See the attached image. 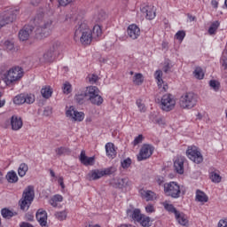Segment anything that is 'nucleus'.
Returning a JSON list of instances; mask_svg holds the SVG:
<instances>
[{
  "instance_id": "nucleus-2",
  "label": "nucleus",
  "mask_w": 227,
  "mask_h": 227,
  "mask_svg": "<svg viewBox=\"0 0 227 227\" xmlns=\"http://www.w3.org/2000/svg\"><path fill=\"white\" fill-rule=\"evenodd\" d=\"M22 77H24V69L20 67H14L0 74V79H2L7 86L17 82V81H20Z\"/></svg>"
},
{
  "instance_id": "nucleus-7",
  "label": "nucleus",
  "mask_w": 227,
  "mask_h": 227,
  "mask_svg": "<svg viewBox=\"0 0 227 227\" xmlns=\"http://www.w3.org/2000/svg\"><path fill=\"white\" fill-rule=\"evenodd\" d=\"M52 20H44L42 25H40L36 30L35 35L37 38H47L52 33Z\"/></svg>"
},
{
  "instance_id": "nucleus-57",
  "label": "nucleus",
  "mask_w": 227,
  "mask_h": 227,
  "mask_svg": "<svg viewBox=\"0 0 227 227\" xmlns=\"http://www.w3.org/2000/svg\"><path fill=\"white\" fill-rule=\"evenodd\" d=\"M43 116H51L52 114V108L51 106H47L43 110Z\"/></svg>"
},
{
  "instance_id": "nucleus-55",
  "label": "nucleus",
  "mask_w": 227,
  "mask_h": 227,
  "mask_svg": "<svg viewBox=\"0 0 227 227\" xmlns=\"http://www.w3.org/2000/svg\"><path fill=\"white\" fill-rule=\"evenodd\" d=\"M4 45L7 51H13V49L15 48V45L13 44V43L10 41H5Z\"/></svg>"
},
{
  "instance_id": "nucleus-11",
  "label": "nucleus",
  "mask_w": 227,
  "mask_h": 227,
  "mask_svg": "<svg viewBox=\"0 0 227 227\" xmlns=\"http://www.w3.org/2000/svg\"><path fill=\"white\" fill-rule=\"evenodd\" d=\"M154 150L155 147H153V145L144 144L137 156L138 162H141V160H146V159H150L151 155H153Z\"/></svg>"
},
{
  "instance_id": "nucleus-59",
  "label": "nucleus",
  "mask_w": 227,
  "mask_h": 227,
  "mask_svg": "<svg viewBox=\"0 0 227 227\" xmlns=\"http://www.w3.org/2000/svg\"><path fill=\"white\" fill-rule=\"evenodd\" d=\"M145 210L146 212H148L149 214H152L153 212H155V208L153 207V206L152 204H149L145 207Z\"/></svg>"
},
{
  "instance_id": "nucleus-3",
  "label": "nucleus",
  "mask_w": 227,
  "mask_h": 227,
  "mask_svg": "<svg viewBox=\"0 0 227 227\" xmlns=\"http://www.w3.org/2000/svg\"><path fill=\"white\" fill-rule=\"evenodd\" d=\"M85 97L93 106H102L104 98L100 96V90L97 86H89L85 90Z\"/></svg>"
},
{
  "instance_id": "nucleus-9",
  "label": "nucleus",
  "mask_w": 227,
  "mask_h": 227,
  "mask_svg": "<svg viewBox=\"0 0 227 227\" xmlns=\"http://www.w3.org/2000/svg\"><path fill=\"white\" fill-rule=\"evenodd\" d=\"M175 106H176V101L175 100V98H173V95L165 94L162 96L160 99L162 111H166L167 113H168V111H173V109H175Z\"/></svg>"
},
{
  "instance_id": "nucleus-18",
  "label": "nucleus",
  "mask_w": 227,
  "mask_h": 227,
  "mask_svg": "<svg viewBox=\"0 0 227 227\" xmlns=\"http://www.w3.org/2000/svg\"><path fill=\"white\" fill-rule=\"evenodd\" d=\"M139 194L145 201H153V200H157V193L150 190L141 189Z\"/></svg>"
},
{
  "instance_id": "nucleus-41",
  "label": "nucleus",
  "mask_w": 227,
  "mask_h": 227,
  "mask_svg": "<svg viewBox=\"0 0 227 227\" xmlns=\"http://www.w3.org/2000/svg\"><path fill=\"white\" fill-rule=\"evenodd\" d=\"M210 179L214 184H220L223 177H221V175H219L217 172H211Z\"/></svg>"
},
{
  "instance_id": "nucleus-35",
  "label": "nucleus",
  "mask_w": 227,
  "mask_h": 227,
  "mask_svg": "<svg viewBox=\"0 0 227 227\" xmlns=\"http://www.w3.org/2000/svg\"><path fill=\"white\" fill-rule=\"evenodd\" d=\"M94 19L96 22H104V20L107 19V14L104 11H99L98 13L95 14Z\"/></svg>"
},
{
  "instance_id": "nucleus-46",
  "label": "nucleus",
  "mask_w": 227,
  "mask_h": 227,
  "mask_svg": "<svg viewBox=\"0 0 227 227\" xmlns=\"http://www.w3.org/2000/svg\"><path fill=\"white\" fill-rule=\"evenodd\" d=\"M62 90L66 95H68L69 93H72V85L68 82H67L66 83H64Z\"/></svg>"
},
{
  "instance_id": "nucleus-36",
  "label": "nucleus",
  "mask_w": 227,
  "mask_h": 227,
  "mask_svg": "<svg viewBox=\"0 0 227 227\" xmlns=\"http://www.w3.org/2000/svg\"><path fill=\"white\" fill-rule=\"evenodd\" d=\"M91 32L92 38H98L102 36V27H100L99 25H95Z\"/></svg>"
},
{
  "instance_id": "nucleus-40",
  "label": "nucleus",
  "mask_w": 227,
  "mask_h": 227,
  "mask_svg": "<svg viewBox=\"0 0 227 227\" xmlns=\"http://www.w3.org/2000/svg\"><path fill=\"white\" fill-rule=\"evenodd\" d=\"M57 155H66V154H70V149L68 147H58L56 150H55Z\"/></svg>"
},
{
  "instance_id": "nucleus-62",
  "label": "nucleus",
  "mask_w": 227,
  "mask_h": 227,
  "mask_svg": "<svg viewBox=\"0 0 227 227\" xmlns=\"http://www.w3.org/2000/svg\"><path fill=\"white\" fill-rule=\"evenodd\" d=\"M169 70H171V66H169V63H167L163 67V72H165V74H168V72H169Z\"/></svg>"
},
{
  "instance_id": "nucleus-54",
  "label": "nucleus",
  "mask_w": 227,
  "mask_h": 227,
  "mask_svg": "<svg viewBox=\"0 0 227 227\" xmlns=\"http://www.w3.org/2000/svg\"><path fill=\"white\" fill-rule=\"evenodd\" d=\"M88 79L90 84H95V82H97V81H98L99 78L97 74H89Z\"/></svg>"
},
{
  "instance_id": "nucleus-42",
  "label": "nucleus",
  "mask_w": 227,
  "mask_h": 227,
  "mask_svg": "<svg viewBox=\"0 0 227 227\" xmlns=\"http://www.w3.org/2000/svg\"><path fill=\"white\" fill-rule=\"evenodd\" d=\"M140 224L144 227H150L152 223H150V217L146 215H142L141 220H139Z\"/></svg>"
},
{
  "instance_id": "nucleus-34",
  "label": "nucleus",
  "mask_w": 227,
  "mask_h": 227,
  "mask_svg": "<svg viewBox=\"0 0 227 227\" xmlns=\"http://www.w3.org/2000/svg\"><path fill=\"white\" fill-rule=\"evenodd\" d=\"M162 205L165 210H167V212H169L170 214H175V215H176L178 210H176V208L175 207V206H173V204H169L168 201H164L162 202Z\"/></svg>"
},
{
  "instance_id": "nucleus-30",
  "label": "nucleus",
  "mask_w": 227,
  "mask_h": 227,
  "mask_svg": "<svg viewBox=\"0 0 227 227\" xmlns=\"http://www.w3.org/2000/svg\"><path fill=\"white\" fill-rule=\"evenodd\" d=\"M1 215L4 219H12V217H15V215H17V212L12 211L8 208H3Z\"/></svg>"
},
{
  "instance_id": "nucleus-27",
  "label": "nucleus",
  "mask_w": 227,
  "mask_h": 227,
  "mask_svg": "<svg viewBox=\"0 0 227 227\" xmlns=\"http://www.w3.org/2000/svg\"><path fill=\"white\" fill-rule=\"evenodd\" d=\"M196 201H199L200 203H207L208 201V196H207L206 192H201V190H197Z\"/></svg>"
},
{
  "instance_id": "nucleus-56",
  "label": "nucleus",
  "mask_w": 227,
  "mask_h": 227,
  "mask_svg": "<svg viewBox=\"0 0 227 227\" xmlns=\"http://www.w3.org/2000/svg\"><path fill=\"white\" fill-rule=\"evenodd\" d=\"M75 0H58L59 6H68V4L74 3Z\"/></svg>"
},
{
  "instance_id": "nucleus-47",
  "label": "nucleus",
  "mask_w": 227,
  "mask_h": 227,
  "mask_svg": "<svg viewBox=\"0 0 227 227\" xmlns=\"http://www.w3.org/2000/svg\"><path fill=\"white\" fill-rule=\"evenodd\" d=\"M209 86L215 90V91H219V88L221 86V84L219 83V82L215 81V80H211L209 82Z\"/></svg>"
},
{
  "instance_id": "nucleus-26",
  "label": "nucleus",
  "mask_w": 227,
  "mask_h": 227,
  "mask_svg": "<svg viewBox=\"0 0 227 227\" xmlns=\"http://www.w3.org/2000/svg\"><path fill=\"white\" fill-rule=\"evenodd\" d=\"M49 50L56 56L61 52V51L63 50V45L61 44V42L57 41L53 43Z\"/></svg>"
},
{
  "instance_id": "nucleus-10",
  "label": "nucleus",
  "mask_w": 227,
  "mask_h": 227,
  "mask_svg": "<svg viewBox=\"0 0 227 227\" xmlns=\"http://www.w3.org/2000/svg\"><path fill=\"white\" fill-rule=\"evenodd\" d=\"M20 13V10L13 9L5 14L0 16V29L6 26V24H12L14 20H17V16Z\"/></svg>"
},
{
  "instance_id": "nucleus-32",
  "label": "nucleus",
  "mask_w": 227,
  "mask_h": 227,
  "mask_svg": "<svg viewBox=\"0 0 227 227\" xmlns=\"http://www.w3.org/2000/svg\"><path fill=\"white\" fill-rule=\"evenodd\" d=\"M63 201V196L60 194L54 195L50 200L49 203L51 207H58V203H61Z\"/></svg>"
},
{
  "instance_id": "nucleus-31",
  "label": "nucleus",
  "mask_w": 227,
  "mask_h": 227,
  "mask_svg": "<svg viewBox=\"0 0 227 227\" xmlns=\"http://www.w3.org/2000/svg\"><path fill=\"white\" fill-rule=\"evenodd\" d=\"M41 95L43 98H51L52 97V89L51 86H44L41 90Z\"/></svg>"
},
{
  "instance_id": "nucleus-19",
  "label": "nucleus",
  "mask_w": 227,
  "mask_h": 227,
  "mask_svg": "<svg viewBox=\"0 0 227 227\" xmlns=\"http://www.w3.org/2000/svg\"><path fill=\"white\" fill-rule=\"evenodd\" d=\"M35 217L40 226H47V211L43 209H38Z\"/></svg>"
},
{
  "instance_id": "nucleus-58",
  "label": "nucleus",
  "mask_w": 227,
  "mask_h": 227,
  "mask_svg": "<svg viewBox=\"0 0 227 227\" xmlns=\"http://www.w3.org/2000/svg\"><path fill=\"white\" fill-rule=\"evenodd\" d=\"M226 54H227V51H223L222 59L223 61V67H225V68L227 69V57H226Z\"/></svg>"
},
{
  "instance_id": "nucleus-39",
  "label": "nucleus",
  "mask_w": 227,
  "mask_h": 227,
  "mask_svg": "<svg viewBox=\"0 0 227 227\" xmlns=\"http://www.w3.org/2000/svg\"><path fill=\"white\" fill-rule=\"evenodd\" d=\"M67 215H68V211L66 209V210H63V211L56 212L55 213V217L59 221H65V219H67Z\"/></svg>"
},
{
  "instance_id": "nucleus-24",
  "label": "nucleus",
  "mask_w": 227,
  "mask_h": 227,
  "mask_svg": "<svg viewBox=\"0 0 227 227\" xmlns=\"http://www.w3.org/2000/svg\"><path fill=\"white\" fill-rule=\"evenodd\" d=\"M54 58H56V55L53 52H51L50 50H48L43 55V58L40 59V61L42 63H52L54 61Z\"/></svg>"
},
{
  "instance_id": "nucleus-64",
  "label": "nucleus",
  "mask_w": 227,
  "mask_h": 227,
  "mask_svg": "<svg viewBox=\"0 0 227 227\" xmlns=\"http://www.w3.org/2000/svg\"><path fill=\"white\" fill-rule=\"evenodd\" d=\"M211 4H212L213 8H217V6H219V3L215 0H212Z\"/></svg>"
},
{
  "instance_id": "nucleus-37",
  "label": "nucleus",
  "mask_w": 227,
  "mask_h": 227,
  "mask_svg": "<svg viewBox=\"0 0 227 227\" xmlns=\"http://www.w3.org/2000/svg\"><path fill=\"white\" fill-rule=\"evenodd\" d=\"M150 120H152L153 123H157V125H166V120L164 119V117H157V115H151Z\"/></svg>"
},
{
  "instance_id": "nucleus-14",
  "label": "nucleus",
  "mask_w": 227,
  "mask_h": 227,
  "mask_svg": "<svg viewBox=\"0 0 227 227\" xmlns=\"http://www.w3.org/2000/svg\"><path fill=\"white\" fill-rule=\"evenodd\" d=\"M67 118L74 120V121H82L84 120V113L75 111L74 106H70L69 109L66 112Z\"/></svg>"
},
{
  "instance_id": "nucleus-12",
  "label": "nucleus",
  "mask_w": 227,
  "mask_h": 227,
  "mask_svg": "<svg viewBox=\"0 0 227 227\" xmlns=\"http://www.w3.org/2000/svg\"><path fill=\"white\" fill-rule=\"evenodd\" d=\"M186 155L190 160H192L195 164H201V162H203V155L196 146H189L186 151Z\"/></svg>"
},
{
  "instance_id": "nucleus-49",
  "label": "nucleus",
  "mask_w": 227,
  "mask_h": 227,
  "mask_svg": "<svg viewBox=\"0 0 227 227\" xmlns=\"http://www.w3.org/2000/svg\"><path fill=\"white\" fill-rule=\"evenodd\" d=\"M74 98L78 104H84V98H88L86 97V92H84V94L76 95Z\"/></svg>"
},
{
  "instance_id": "nucleus-15",
  "label": "nucleus",
  "mask_w": 227,
  "mask_h": 227,
  "mask_svg": "<svg viewBox=\"0 0 227 227\" xmlns=\"http://www.w3.org/2000/svg\"><path fill=\"white\" fill-rule=\"evenodd\" d=\"M31 33H33V27L29 25L24 26L23 28L19 32L20 40L21 42H26L27 40H29Z\"/></svg>"
},
{
  "instance_id": "nucleus-22",
  "label": "nucleus",
  "mask_w": 227,
  "mask_h": 227,
  "mask_svg": "<svg viewBox=\"0 0 227 227\" xmlns=\"http://www.w3.org/2000/svg\"><path fill=\"white\" fill-rule=\"evenodd\" d=\"M80 161L83 166H93L95 163V158L86 156V152L82 151L80 154Z\"/></svg>"
},
{
  "instance_id": "nucleus-4",
  "label": "nucleus",
  "mask_w": 227,
  "mask_h": 227,
  "mask_svg": "<svg viewBox=\"0 0 227 227\" xmlns=\"http://www.w3.org/2000/svg\"><path fill=\"white\" fill-rule=\"evenodd\" d=\"M35 200V187L32 185L27 186L22 194V198L20 200V210H29L31 203Z\"/></svg>"
},
{
  "instance_id": "nucleus-48",
  "label": "nucleus",
  "mask_w": 227,
  "mask_h": 227,
  "mask_svg": "<svg viewBox=\"0 0 227 227\" xmlns=\"http://www.w3.org/2000/svg\"><path fill=\"white\" fill-rule=\"evenodd\" d=\"M140 113H146V106L143 104L141 99H137L136 102Z\"/></svg>"
},
{
  "instance_id": "nucleus-13",
  "label": "nucleus",
  "mask_w": 227,
  "mask_h": 227,
  "mask_svg": "<svg viewBox=\"0 0 227 227\" xmlns=\"http://www.w3.org/2000/svg\"><path fill=\"white\" fill-rule=\"evenodd\" d=\"M16 106H22V104H34L35 95L33 94H20L13 98Z\"/></svg>"
},
{
  "instance_id": "nucleus-53",
  "label": "nucleus",
  "mask_w": 227,
  "mask_h": 227,
  "mask_svg": "<svg viewBox=\"0 0 227 227\" xmlns=\"http://www.w3.org/2000/svg\"><path fill=\"white\" fill-rule=\"evenodd\" d=\"M176 40H179L180 42H182L185 38V32L184 30L178 31L176 34Z\"/></svg>"
},
{
  "instance_id": "nucleus-43",
  "label": "nucleus",
  "mask_w": 227,
  "mask_h": 227,
  "mask_svg": "<svg viewBox=\"0 0 227 227\" xmlns=\"http://www.w3.org/2000/svg\"><path fill=\"white\" fill-rule=\"evenodd\" d=\"M143 74L140 73L136 74L135 76L133 77V82L137 86H141V84H143Z\"/></svg>"
},
{
  "instance_id": "nucleus-6",
  "label": "nucleus",
  "mask_w": 227,
  "mask_h": 227,
  "mask_svg": "<svg viewBox=\"0 0 227 227\" xmlns=\"http://www.w3.org/2000/svg\"><path fill=\"white\" fill-rule=\"evenodd\" d=\"M163 187L166 196H169L170 198H174L175 200L180 198V194H182V190L180 189V185L176 182L166 183L164 184Z\"/></svg>"
},
{
  "instance_id": "nucleus-1",
  "label": "nucleus",
  "mask_w": 227,
  "mask_h": 227,
  "mask_svg": "<svg viewBox=\"0 0 227 227\" xmlns=\"http://www.w3.org/2000/svg\"><path fill=\"white\" fill-rule=\"evenodd\" d=\"M74 40V42H80L82 45H90L93 40V33L91 32V28H90L86 23H82L76 26Z\"/></svg>"
},
{
  "instance_id": "nucleus-51",
  "label": "nucleus",
  "mask_w": 227,
  "mask_h": 227,
  "mask_svg": "<svg viewBox=\"0 0 227 227\" xmlns=\"http://www.w3.org/2000/svg\"><path fill=\"white\" fill-rule=\"evenodd\" d=\"M119 185H121L120 187L121 189H123V187H129V185H130V183L129 182V178H122L119 180Z\"/></svg>"
},
{
  "instance_id": "nucleus-5",
  "label": "nucleus",
  "mask_w": 227,
  "mask_h": 227,
  "mask_svg": "<svg viewBox=\"0 0 227 227\" xmlns=\"http://www.w3.org/2000/svg\"><path fill=\"white\" fill-rule=\"evenodd\" d=\"M198 104V95L194 92H186L184 94L179 100V106L183 109H192Z\"/></svg>"
},
{
  "instance_id": "nucleus-52",
  "label": "nucleus",
  "mask_w": 227,
  "mask_h": 227,
  "mask_svg": "<svg viewBox=\"0 0 227 227\" xmlns=\"http://www.w3.org/2000/svg\"><path fill=\"white\" fill-rule=\"evenodd\" d=\"M130 164H132V160H130V158H127L126 160L121 161V167L123 168V169L130 168Z\"/></svg>"
},
{
  "instance_id": "nucleus-28",
  "label": "nucleus",
  "mask_w": 227,
  "mask_h": 227,
  "mask_svg": "<svg viewBox=\"0 0 227 227\" xmlns=\"http://www.w3.org/2000/svg\"><path fill=\"white\" fill-rule=\"evenodd\" d=\"M176 219L179 224L182 226H187V223H189V220H187V217L183 213L177 212L176 214Z\"/></svg>"
},
{
  "instance_id": "nucleus-63",
  "label": "nucleus",
  "mask_w": 227,
  "mask_h": 227,
  "mask_svg": "<svg viewBox=\"0 0 227 227\" xmlns=\"http://www.w3.org/2000/svg\"><path fill=\"white\" fill-rule=\"evenodd\" d=\"M20 227H35L33 226V224L29 223H26V222H22L20 224Z\"/></svg>"
},
{
  "instance_id": "nucleus-23",
  "label": "nucleus",
  "mask_w": 227,
  "mask_h": 227,
  "mask_svg": "<svg viewBox=\"0 0 227 227\" xmlns=\"http://www.w3.org/2000/svg\"><path fill=\"white\" fill-rule=\"evenodd\" d=\"M154 75H155V79L157 81V84L159 88H162L163 91H167L168 85L164 84V81L162 80V71L160 70L156 71Z\"/></svg>"
},
{
  "instance_id": "nucleus-21",
  "label": "nucleus",
  "mask_w": 227,
  "mask_h": 227,
  "mask_svg": "<svg viewBox=\"0 0 227 227\" xmlns=\"http://www.w3.org/2000/svg\"><path fill=\"white\" fill-rule=\"evenodd\" d=\"M11 125L12 130H20L22 129V118L17 116V115H12L11 118Z\"/></svg>"
},
{
  "instance_id": "nucleus-17",
  "label": "nucleus",
  "mask_w": 227,
  "mask_h": 227,
  "mask_svg": "<svg viewBox=\"0 0 227 227\" xmlns=\"http://www.w3.org/2000/svg\"><path fill=\"white\" fill-rule=\"evenodd\" d=\"M128 35L131 40H137L141 35V29L137 25H129L127 29Z\"/></svg>"
},
{
  "instance_id": "nucleus-29",
  "label": "nucleus",
  "mask_w": 227,
  "mask_h": 227,
  "mask_svg": "<svg viewBox=\"0 0 227 227\" xmlns=\"http://www.w3.org/2000/svg\"><path fill=\"white\" fill-rule=\"evenodd\" d=\"M6 179L9 184H17V182H19V176L15 171L8 172L6 175Z\"/></svg>"
},
{
  "instance_id": "nucleus-60",
  "label": "nucleus",
  "mask_w": 227,
  "mask_h": 227,
  "mask_svg": "<svg viewBox=\"0 0 227 227\" xmlns=\"http://www.w3.org/2000/svg\"><path fill=\"white\" fill-rule=\"evenodd\" d=\"M26 221L33 222L35 220V216L31 213H27L25 215Z\"/></svg>"
},
{
  "instance_id": "nucleus-38",
  "label": "nucleus",
  "mask_w": 227,
  "mask_h": 227,
  "mask_svg": "<svg viewBox=\"0 0 227 227\" xmlns=\"http://www.w3.org/2000/svg\"><path fill=\"white\" fill-rule=\"evenodd\" d=\"M193 75L195 79L201 80L203 79V77H205V73L203 72V69L200 67H197L193 71Z\"/></svg>"
},
{
  "instance_id": "nucleus-44",
  "label": "nucleus",
  "mask_w": 227,
  "mask_h": 227,
  "mask_svg": "<svg viewBox=\"0 0 227 227\" xmlns=\"http://www.w3.org/2000/svg\"><path fill=\"white\" fill-rule=\"evenodd\" d=\"M144 215H141V210L139 209H135L131 215L132 219H134L135 221H137V223H139V221H141V218L143 217Z\"/></svg>"
},
{
  "instance_id": "nucleus-20",
  "label": "nucleus",
  "mask_w": 227,
  "mask_h": 227,
  "mask_svg": "<svg viewBox=\"0 0 227 227\" xmlns=\"http://www.w3.org/2000/svg\"><path fill=\"white\" fill-rule=\"evenodd\" d=\"M184 162H185L184 157H177L174 162V168L176 173L179 175H184Z\"/></svg>"
},
{
  "instance_id": "nucleus-50",
  "label": "nucleus",
  "mask_w": 227,
  "mask_h": 227,
  "mask_svg": "<svg viewBox=\"0 0 227 227\" xmlns=\"http://www.w3.org/2000/svg\"><path fill=\"white\" fill-rule=\"evenodd\" d=\"M143 139H145V137H143V135H138L132 142L133 146H137V145H141V143H143Z\"/></svg>"
},
{
  "instance_id": "nucleus-16",
  "label": "nucleus",
  "mask_w": 227,
  "mask_h": 227,
  "mask_svg": "<svg viewBox=\"0 0 227 227\" xmlns=\"http://www.w3.org/2000/svg\"><path fill=\"white\" fill-rule=\"evenodd\" d=\"M142 13H144L148 20H153L156 15V9L153 5H145L141 8Z\"/></svg>"
},
{
  "instance_id": "nucleus-8",
  "label": "nucleus",
  "mask_w": 227,
  "mask_h": 227,
  "mask_svg": "<svg viewBox=\"0 0 227 227\" xmlns=\"http://www.w3.org/2000/svg\"><path fill=\"white\" fill-rule=\"evenodd\" d=\"M116 168L110 167L108 168H105L104 170L100 169H94L91 170L88 175L87 178L88 180H98L102 178V176H106V175H113V173H115Z\"/></svg>"
},
{
  "instance_id": "nucleus-33",
  "label": "nucleus",
  "mask_w": 227,
  "mask_h": 227,
  "mask_svg": "<svg viewBox=\"0 0 227 227\" xmlns=\"http://www.w3.org/2000/svg\"><path fill=\"white\" fill-rule=\"evenodd\" d=\"M28 170H29V167L27 166V164L21 163L18 168L19 176H20L21 178L23 176H26V174L27 173Z\"/></svg>"
},
{
  "instance_id": "nucleus-61",
  "label": "nucleus",
  "mask_w": 227,
  "mask_h": 227,
  "mask_svg": "<svg viewBox=\"0 0 227 227\" xmlns=\"http://www.w3.org/2000/svg\"><path fill=\"white\" fill-rule=\"evenodd\" d=\"M218 227H227V218L220 220L218 223Z\"/></svg>"
},
{
  "instance_id": "nucleus-25",
  "label": "nucleus",
  "mask_w": 227,
  "mask_h": 227,
  "mask_svg": "<svg viewBox=\"0 0 227 227\" xmlns=\"http://www.w3.org/2000/svg\"><path fill=\"white\" fill-rule=\"evenodd\" d=\"M106 152L107 157H112V159H114L116 157V148L114 147V144L113 143H107L106 145Z\"/></svg>"
},
{
  "instance_id": "nucleus-45",
  "label": "nucleus",
  "mask_w": 227,
  "mask_h": 227,
  "mask_svg": "<svg viewBox=\"0 0 227 227\" xmlns=\"http://www.w3.org/2000/svg\"><path fill=\"white\" fill-rule=\"evenodd\" d=\"M218 27H219V21L213 22L208 29L209 35H215V31H217Z\"/></svg>"
}]
</instances>
